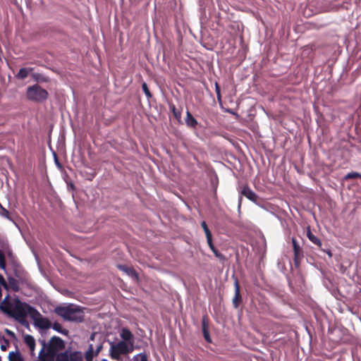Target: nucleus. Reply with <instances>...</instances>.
Instances as JSON below:
<instances>
[{"label": "nucleus", "instance_id": "f257e3e1", "mask_svg": "<svg viewBox=\"0 0 361 361\" xmlns=\"http://www.w3.org/2000/svg\"><path fill=\"white\" fill-rule=\"evenodd\" d=\"M0 310L22 324L26 322V318L29 315L38 328L48 329L51 327V322L44 317L36 308L22 302L18 298H11L9 294L5 296L0 304Z\"/></svg>", "mask_w": 361, "mask_h": 361}, {"label": "nucleus", "instance_id": "f03ea898", "mask_svg": "<svg viewBox=\"0 0 361 361\" xmlns=\"http://www.w3.org/2000/svg\"><path fill=\"white\" fill-rule=\"evenodd\" d=\"M54 312L66 321L80 322L84 319L83 311L80 307L73 305L56 307Z\"/></svg>", "mask_w": 361, "mask_h": 361}, {"label": "nucleus", "instance_id": "7ed1b4c3", "mask_svg": "<svg viewBox=\"0 0 361 361\" xmlns=\"http://www.w3.org/2000/svg\"><path fill=\"white\" fill-rule=\"evenodd\" d=\"M110 357L115 360H120L122 355H127L133 351V346H130L124 341H118L116 343H110Z\"/></svg>", "mask_w": 361, "mask_h": 361}, {"label": "nucleus", "instance_id": "20e7f679", "mask_svg": "<svg viewBox=\"0 0 361 361\" xmlns=\"http://www.w3.org/2000/svg\"><path fill=\"white\" fill-rule=\"evenodd\" d=\"M26 96L32 102H43L48 98L49 93L46 90L36 84L27 87Z\"/></svg>", "mask_w": 361, "mask_h": 361}, {"label": "nucleus", "instance_id": "39448f33", "mask_svg": "<svg viewBox=\"0 0 361 361\" xmlns=\"http://www.w3.org/2000/svg\"><path fill=\"white\" fill-rule=\"evenodd\" d=\"M29 284V279L26 276H20L16 274V277L8 276L6 281V290H13V292H18L20 290V285Z\"/></svg>", "mask_w": 361, "mask_h": 361}, {"label": "nucleus", "instance_id": "423d86ee", "mask_svg": "<svg viewBox=\"0 0 361 361\" xmlns=\"http://www.w3.org/2000/svg\"><path fill=\"white\" fill-rule=\"evenodd\" d=\"M47 348L57 355L60 350L65 348V343L63 339L59 336H52L48 343H46Z\"/></svg>", "mask_w": 361, "mask_h": 361}, {"label": "nucleus", "instance_id": "0eeeda50", "mask_svg": "<svg viewBox=\"0 0 361 361\" xmlns=\"http://www.w3.org/2000/svg\"><path fill=\"white\" fill-rule=\"evenodd\" d=\"M56 361H82V355L80 351L66 350L57 355Z\"/></svg>", "mask_w": 361, "mask_h": 361}, {"label": "nucleus", "instance_id": "6e6552de", "mask_svg": "<svg viewBox=\"0 0 361 361\" xmlns=\"http://www.w3.org/2000/svg\"><path fill=\"white\" fill-rule=\"evenodd\" d=\"M42 348L40 350L38 355V361H56V357L57 355H55L52 352H51L48 348H47L46 341H41Z\"/></svg>", "mask_w": 361, "mask_h": 361}, {"label": "nucleus", "instance_id": "1a4fd4ad", "mask_svg": "<svg viewBox=\"0 0 361 361\" xmlns=\"http://www.w3.org/2000/svg\"><path fill=\"white\" fill-rule=\"evenodd\" d=\"M204 235L206 236L207 243L209 248L212 250V251L214 254L215 257L219 259H224L225 257L221 252H219V250L214 246V243H213V239H212V234L205 223H204Z\"/></svg>", "mask_w": 361, "mask_h": 361}, {"label": "nucleus", "instance_id": "9d476101", "mask_svg": "<svg viewBox=\"0 0 361 361\" xmlns=\"http://www.w3.org/2000/svg\"><path fill=\"white\" fill-rule=\"evenodd\" d=\"M307 237L313 244L317 245L322 251L326 253L330 258L332 257L333 255L331 250L329 247H322V243L321 240L312 233L310 226L307 228Z\"/></svg>", "mask_w": 361, "mask_h": 361}, {"label": "nucleus", "instance_id": "9b49d317", "mask_svg": "<svg viewBox=\"0 0 361 361\" xmlns=\"http://www.w3.org/2000/svg\"><path fill=\"white\" fill-rule=\"evenodd\" d=\"M240 195L245 197L249 200L257 203L258 200V195L247 185H244L240 188Z\"/></svg>", "mask_w": 361, "mask_h": 361}, {"label": "nucleus", "instance_id": "f8f14e48", "mask_svg": "<svg viewBox=\"0 0 361 361\" xmlns=\"http://www.w3.org/2000/svg\"><path fill=\"white\" fill-rule=\"evenodd\" d=\"M234 288H235V295L233 298L232 302H233V307L237 309L242 302V296L240 293V285H239L238 279H235L234 281Z\"/></svg>", "mask_w": 361, "mask_h": 361}, {"label": "nucleus", "instance_id": "ddd939ff", "mask_svg": "<svg viewBox=\"0 0 361 361\" xmlns=\"http://www.w3.org/2000/svg\"><path fill=\"white\" fill-rule=\"evenodd\" d=\"M121 337L124 341L128 343L130 346H133L134 344V336L132 332L126 328H123L121 333Z\"/></svg>", "mask_w": 361, "mask_h": 361}, {"label": "nucleus", "instance_id": "4468645a", "mask_svg": "<svg viewBox=\"0 0 361 361\" xmlns=\"http://www.w3.org/2000/svg\"><path fill=\"white\" fill-rule=\"evenodd\" d=\"M207 174L209 178L210 184L214 190V195H216V189L219 184V178L217 177V175L212 169L207 170Z\"/></svg>", "mask_w": 361, "mask_h": 361}, {"label": "nucleus", "instance_id": "2eb2a0df", "mask_svg": "<svg viewBox=\"0 0 361 361\" xmlns=\"http://www.w3.org/2000/svg\"><path fill=\"white\" fill-rule=\"evenodd\" d=\"M117 267L118 269L126 273L130 277L135 278L136 279H138L137 273L136 272L134 268L123 264H118Z\"/></svg>", "mask_w": 361, "mask_h": 361}, {"label": "nucleus", "instance_id": "dca6fc26", "mask_svg": "<svg viewBox=\"0 0 361 361\" xmlns=\"http://www.w3.org/2000/svg\"><path fill=\"white\" fill-rule=\"evenodd\" d=\"M24 342L29 347L32 355H35V340L31 335H25L24 336Z\"/></svg>", "mask_w": 361, "mask_h": 361}, {"label": "nucleus", "instance_id": "f3484780", "mask_svg": "<svg viewBox=\"0 0 361 361\" xmlns=\"http://www.w3.org/2000/svg\"><path fill=\"white\" fill-rule=\"evenodd\" d=\"M292 244L294 255H304L302 248L300 247L295 238H292Z\"/></svg>", "mask_w": 361, "mask_h": 361}, {"label": "nucleus", "instance_id": "a211bd4d", "mask_svg": "<svg viewBox=\"0 0 361 361\" xmlns=\"http://www.w3.org/2000/svg\"><path fill=\"white\" fill-rule=\"evenodd\" d=\"M32 71H33V68H22L19 70L18 73L16 75V77L18 79L24 80L28 76L29 73L30 72H32Z\"/></svg>", "mask_w": 361, "mask_h": 361}, {"label": "nucleus", "instance_id": "6ab92c4d", "mask_svg": "<svg viewBox=\"0 0 361 361\" xmlns=\"http://www.w3.org/2000/svg\"><path fill=\"white\" fill-rule=\"evenodd\" d=\"M95 355L92 344H90L87 350L85 353V358L86 361H92Z\"/></svg>", "mask_w": 361, "mask_h": 361}, {"label": "nucleus", "instance_id": "aec40b11", "mask_svg": "<svg viewBox=\"0 0 361 361\" xmlns=\"http://www.w3.org/2000/svg\"><path fill=\"white\" fill-rule=\"evenodd\" d=\"M9 361H24L20 352H10L8 355Z\"/></svg>", "mask_w": 361, "mask_h": 361}, {"label": "nucleus", "instance_id": "412c9836", "mask_svg": "<svg viewBox=\"0 0 361 361\" xmlns=\"http://www.w3.org/2000/svg\"><path fill=\"white\" fill-rule=\"evenodd\" d=\"M185 122L188 126L195 127L197 124L196 119L192 116V114L187 111V117L185 118Z\"/></svg>", "mask_w": 361, "mask_h": 361}, {"label": "nucleus", "instance_id": "4be33fe9", "mask_svg": "<svg viewBox=\"0 0 361 361\" xmlns=\"http://www.w3.org/2000/svg\"><path fill=\"white\" fill-rule=\"evenodd\" d=\"M51 327L56 331L63 334V335H68V331L67 329H63L61 324L58 322H54L53 324H51Z\"/></svg>", "mask_w": 361, "mask_h": 361}, {"label": "nucleus", "instance_id": "5701e85b", "mask_svg": "<svg viewBox=\"0 0 361 361\" xmlns=\"http://www.w3.org/2000/svg\"><path fill=\"white\" fill-rule=\"evenodd\" d=\"M6 281L5 280L3 275L0 274V304L4 300V298L2 300V289H1V288L4 287L6 289Z\"/></svg>", "mask_w": 361, "mask_h": 361}, {"label": "nucleus", "instance_id": "b1692460", "mask_svg": "<svg viewBox=\"0 0 361 361\" xmlns=\"http://www.w3.org/2000/svg\"><path fill=\"white\" fill-rule=\"evenodd\" d=\"M357 178H361V173H360L358 172L353 171V172L348 173L344 176V180H347L349 179Z\"/></svg>", "mask_w": 361, "mask_h": 361}, {"label": "nucleus", "instance_id": "393cba45", "mask_svg": "<svg viewBox=\"0 0 361 361\" xmlns=\"http://www.w3.org/2000/svg\"><path fill=\"white\" fill-rule=\"evenodd\" d=\"M6 267V257L1 250H0V268L5 269Z\"/></svg>", "mask_w": 361, "mask_h": 361}, {"label": "nucleus", "instance_id": "a878e982", "mask_svg": "<svg viewBox=\"0 0 361 361\" xmlns=\"http://www.w3.org/2000/svg\"><path fill=\"white\" fill-rule=\"evenodd\" d=\"M133 361H148V359L146 354L140 353L133 357Z\"/></svg>", "mask_w": 361, "mask_h": 361}, {"label": "nucleus", "instance_id": "bb28decb", "mask_svg": "<svg viewBox=\"0 0 361 361\" xmlns=\"http://www.w3.org/2000/svg\"><path fill=\"white\" fill-rule=\"evenodd\" d=\"M0 215L8 219H11L9 212L1 205H0Z\"/></svg>", "mask_w": 361, "mask_h": 361}, {"label": "nucleus", "instance_id": "cd10ccee", "mask_svg": "<svg viewBox=\"0 0 361 361\" xmlns=\"http://www.w3.org/2000/svg\"><path fill=\"white\" fill-rule=\"evenodd\" d=\"M142 89L143 90V92H145V95L148 97V98H150L152 97V94L148 88V86L147 85L146 82H143L142 85Z\"/></svg>", "mask_w": 361, "mask_h": 361}, {"label": "nucleus", "instance_id": "c85d7f7f", "mask_svg": "<svg viewBox=\"0 0 361 361\" xmlns=\"http://www.w3.org/2000/svg\"><path fill=\"white\" fill-rule=\"evenodd\" d=\"M303 257H304V255H298V256L294 255L293 256V262H294V264H295V267H299V266L300 264V262Z\"/></svg>", "mask_w": 361, "mask_h": 361}, {"label": "nucleus", "instance_id": "c756f323", "mask_svg": "<svg viewBox=\"0 0 361 361\" xmlns=\"http://www.w3.org/2000/svg\"><path fill=\"white\" fill-rule=\"evenodd\" d=\"M171 109L173 111V114L174 115V116L177 118V119H179L181 117V113L176 108L175 105H172L171 106Z\"/></svg>", "mask_w": 361, "mask_h": 361}, {"label": "nucleus", "instance_id": "7c9ffc66", "mask_svg": "<svg viewBox=\"0 0 361 361\" xmlns=\"http://www.w3.org/2000/svg\"><path fill=\"white\" fill-rule=\"evenodd\" d=\"M204 341H206L208 343H212L209 333L206 328V322L205 321H204Z\"/></svg>", "mask_w": 361, "mask_h": 361}, {"label": "nucleus", "instance_id": "2f4dec72", "mask_svg": "<svg viewBox=\"0 0 361 361\" xmlns=\"http://www.w3.org/2000/svg\"><path fill=\"white\" fill-rule=\"evenodd\" d=\"M4 340L5 343L1 345V350H3V351H6L7 350V348H8V342L5 338Z\"/></svg>", "mask_w": 361, "mask_h": 361}, {"label": "nucleus", "instance_id": "473e14b6", "mask_svg": "<svg viewBox=\"0 0 361 361\" xmlns=\"http://www.w3.org/2000/svg\"><path fill=\"white\" fill-rule=\"evenodd\" d=\"M103 348V345L102 343H100L96 348L95 350V356L98 355V354L100 353V351L102 350Z\"/></svg>", "mask_w": 361, "mask_h": 361}, {"label": "nucleus", "instance_id": "72a5a7b5", "mask_svg": "<svg viewBox=\"0 0 361 361\" xmlns=\"http://www.w3.org/2000/svg\"><path fill=\"white\" fill-rule=\"evenodd\" d=\"M215 87H216V94H217V97L219 98H220L221 97V94H220V88L217 84V82L215 83Z\"/></svg>", "mask_w": 361, "mask_h": 361}, {"label": "nucleus", "instance_id": "f704fd0d", "mask_svg": "<svg viewBox=\"0 0 361 361\" xmlns=\"http://www.w3.org/2000/svg\"><path fill=\"white\" fill-rule=\"evenodd\" d=\"M243 195H240L239 197H238V208H240L241 207V204H242V201H243V197H242Z\"/></svg>", "mask_w": 361, "mask_h": 361}, {"label": "nucleus", "instance_id": "c9c22d12", "mask_svg": "<svg viewBox=\"0 0 361 361\" xmlns=\"http://www.w3.org/2000/svg\"><path fill=\"white\" fill-rule=\"evenodd\" d=\"M94 334L91 335L90 339L91 340H94Z\"/></svg>", "mask_w": 361, "mask_h": 361}, {"label": "nucleus", "instance_id": "e433bc0d", "mask_svg": "<svg viewBox=\"0 0 361 361\" xmlns=\"http://www.w3.org/2000/svg\"><path fill=\"white\" fill-rule=\"evenodd\" d=\"M200 226L203 228V221L200 222Z\"/></svg>", "mask_w": 361, "mask_h": 361}, {"label": "nucleus", "instance_id": "4c0bfd02", "mask_svg": "<svg viewBox=\"0 0 361 361\" xmlns=\"http://www.w3.org/2000/svg\"><path fill=\"white\" fill-rule=\"evenodd\" d=\"M7 333H8V334H13V333H12L11 331H7Z\"/></svg>", "mask_w": 361, "mask_h": 361}, {"label": "nucleus", "instance_id": "58836bf2", "mask_svg": "<svg viewBox=\"0 0 361 361\" xmlns=\"http://www.w3.org/2000/svg\"><path fill=\"white\" fill-rule=\"evenodd\" d=\"M102 361H108V360L106 359H103Z\"/></svg>", "mask_w": 361, "mask_h": 361}, {"label": "nucleus", "instance_id": "ea45409f", "mask_svg": "<svg viewBox=\"0 0 361 361\" xmlns=\"http://www.w3.org/2000/svg\"><path fill=\"white\" fill-rule=\"evenodd\" d=\"M203 323H204V321L202 320V326H203Z\"/></svg>", "mask_w": 361, "mask_h": 361}]
</instances>
